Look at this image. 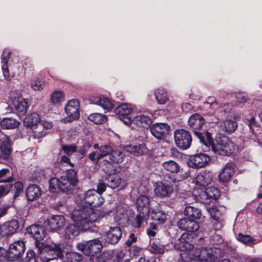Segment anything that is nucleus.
<instances>
[{
  "instance_id": "59",
  "label": "nucleus",
  "mask_w": 262,
  "mask_h": 262,
  "mask_svg": "<svg viewBox=\"0 0 262 262\" xmlns=\"http://www.w3.org/2000/svg\"><path fill=\"white\" fill-rule=\"evenodd\" d=\"M11 53L9 50L5 49L3 51L1 59H2V65H4L5 64H8V61L10 57Z\"/></svg>"
},
{
  "instance_id": "7",
  "label": "nucleus",
  "mask_w": 262,
  "mask_h": 262,
  "mask_svg": "<svg viewBox=\"0 0 262 262\" xmlns=\"http://www.w3.org/2000/svg\"><path fill=\"white\" fill-rule=\"evenodd\" d=\"M205 123V119L198 113L191 115L188 120V125L192 130L194 136L198 139L201 143L204 142L206 132H209L207 130L201 131Z\"/></svg>"
},
{
  "instance_id": "36",
  "label": "nucleus",
  "mask_w": 262,
  "mask_h": 262,
  "mask_svg": "<svg viewBox=\"0 0 262 262\" xmlns=\"http://www.w3.org/2000/svg\"><path fill=\"white\" fill-rule=\"evenodd\" d=\"M137 213L134 220L133 226L136 228H140L144 223L146 225L147 224L150 213L143 211H137Z\"/></svg>"
},
{
  "instance_id": "51",
  "label": "nucleus",
  "mask_w": 262,
  "mask_h": 262,
  "mask_svg": "<svg viewBox=\"0 0 262 262\" xmlns=\"http://www.w3.org/2000/svg\"><path fill=\"white\" fill-rule=\"evenodd\" d=\"M62 150L68 156H71L77 151V146L75 144H61Z\"/></svg>"
},
{
  "instance_id": "19",
  "label": "nucleus",
  "mask_w": 262,
  "mask_h": 262,
  "mask_svg": "<svg viewBox=\"0 0 262 262\" xmlns=\"http://www.w3.org/2000/svg\"><path fill=\"white\" fill-rule=\"evenodd\" d=\"M210 160V157L204 153H199L191 156L187 164L192 168H200L205 167Z\"/></svg>"
},
{
  "instance_id": "14",
  "label": "nucleus",
  "mask_w": 262,
  "mask_h": 262,
  "mask_svg": "<svg viewBox=\"0 0 262 262\" xmlns=\"http://www.w3.org/2000/svg\"><path fill=\"white\" fill-rule=\"evenodd\" d=\"M162 166L167 172L180 176V179L178 181L187 179L190 176V172L189 171H184L181 165L174 160H169L165 161L162 164Z\"/></svg>"
},
{
  "instance_id": "10",
  "label": "nucleus",
  "mask_w": 262,
  "mask_h": 262,
  "mask_svg": "<svg viewBox=\"0 0 262 262\" xmlns=\"http://www.w3.org/2000/svg\"><path fill=\"white\" fill-rule=\"evenodd\" d=\"M77 248L84 254L94 257L97 255V253L101 251L102 246L101 242L99 239H94L78 243L77 245Z\"/></svg>"
},
{
  "instance_id": "29",
  "label": "nucleus",
  "mask_w": 262,
  "mask_h": 262,
  "mask_svg": "<svg viewBox=\"0 0 262 262\" xmlns=\"http://www.w3.org/2000/svg\"><path fill=\"white\" fill-rule=\"evenodd\" d=\"M213 174L207 170L201 171L195 177V183L197 185L206 187L211 183Z\"/></svg>"
},
{
  "instance_id": "17",
  "label": "nucleus",
  "mask_w": 262,
  "mask_h": 262,
  "mask_svg": "<svg viewBox=\"0 0 262 262\" xmlns=\"http://www.w3.org/2000/svg\"><path fill=\"white\" fill-rule=\"evenodd\" d=\"M21 230L18 220L13 219L6 222L0 226V234L3 237H8L19 232Z\"/></svg>"
},
{
  "instance_id": "50",
  "label": "nucleus",
  "mask_w": 262,
  "mask_h": 262,
  "mask_svg": "<svg viewBox=\"0 0 262 262\" xmlns=\"http://www.w3.org/2000/svg\"><path fill=\"white\" fill-rule=\"evenodd\" d=\"M97 104L101 106L107 111H112L114 107V105L111 101L108 98L105 97L100 98L99 100L97 102Z\"/></svg>"
},
{
  "instance_id": "15",
  "label": "nucleus",
  "mask_w": 262,
  "mask_h": 262,
  "mask_svg": "<svg viewBox=\"0 0 262 262\" xmlns=\"http://www.w3.org/2000/svg\"><path fill=\"white\" fill-rule=\"evenodd\" d=\"M66 223L65 217L62 215H52L43 222L46 230L54 232L60 229Z\"/></svg>"
},
{
  "instance_id": "12",
  "label": "nucleus",
  "mask_w": 262,
  "mask_h": 262,
  "mask_svg": "<svg viewBox=\"0 0 262 262\" xmlns=\"http://www.w3.org/2000/svg\"><path fill=\"white\" fill-rule=\"evenodd\" d=\"M79 110L80 102L78 99L69 100L64 107L67 116L62 119L61 122L66 124L78 120L80 117Z\"/></svg>"
},
{
  "instance_id": "61",
  "label": "nucleus",
  "mask_w": 262,
  "mask_h": 262,
  "mask_svg": "<svg viewBox=\"0 0 262 262\" xmlns=\"http://www.w3.org/2000/svg\"><path fill=\"white\" fill-rule=\"evenodd\" d=\"M2 69L4 78L6 80H10L11 79V77L9 74V70L8 64H5L4 65H2Z\"/></svg>"
},
{
  "instance_id": "21",
  "label": "nucleus",
  "mask_w": 262,
  "mask_h": 262,
  "mask_svg": "<svg viewBox=\"0 0 262 262\" xmlns=\"http://www.w3.org/2000/svg\"><path fill=\"white\" fill-rule=\"evenodd\" d=\"M220 196V191L213 186L207 187L205 191H201L199 195L201 201L205 204H209L212 200H218Z\"/></svg>"
},
{
  "instance_id": "5",
  "label": "nucleus",
  "mask_w": 262,
  "mask_h": 262,
  "mask_svg": "<svg viewBox=\"0 0 262 262\" xmlns=\"http://www.w3.org/2000/svg\"><path fill=\"white\" fill-rule=\"evenodd\" d=\"M176 179L169 174L163 176L161 181L156 182L154 185V191L156 196L160 199L171 197L176 189Z\"/></svg>"
},
{
  "instance_id": "28",
  "label": "nucleus",
  "mask_w": 262,
  "mask_h": 262,
  "mask_svg": "<svg viewBox=\"0 0 262 262\" xmlns=\"http://www.w3.org/2000/svg\"><path fill=\"white\" fill-rule=\"evenodd\" d=\"M137 211H143L150 213V198L145 194H141L137 196L136 200Z\"/></svg>"
},
{
  "instance_id": "13",
  "label": "nucleus",
  "mask_w": 262,
  "mask_h": 262,
  "mask_svg": "<svg viewBox=\"0 0 262 262\" xmlns=\"http://www.w3.org/2000/svg\"><path fill=\"white\" fill-rule=\"evenodd\" d=\"M12 143L9 136L0 131V159L6 162H11Z\"/></svg>"
},
{
  "instance_id": "24",
  "label": "nucleus",
  "mask_w": 262,
  "mask_h": 262,
  "mask_svg": "<svg viewBox=\"0 0 262 262\" xmlns=\"http://www.w3.org/2000/svg\"><path fill=\"white\" fill-rule=\"evenodd\" d=\"M12 109L19 116L26 115L30 105V100L28 99L15 98L12 100Z\"/></svg>"
},
{
  "instance_id": "22",
  "label": "nucleus",
  "mask_w": 262,
  "mask_h": 262,
  "mask_svg": "<svg viewBox=\"0 0 262 262\" xmlns=\"http://www.w3.org/2000/svg\"><path fill=\"white\" fill-rule=\"evenodd\" d=\"M212 252H214L213 248L201 247L195 250L193 256L196 261H212L214 260L217 257Z\"/></svg>"
},
{
  "instance_id": "37",
  "label": "nucleus",
  "mask_w": 262,
  "mask_h": 262,
  "mask_svg": "<svg viewBox=\"0 0 262 262\" xmlns=\"http://www.w3.org/2000/svg\"><path fill=\"white\" fill-rule=\"evenodd\" d=\"M99 166L108 175L116 174L117 172V166L111 161L107 159L100 161Z\"/></svg>"
},
{
  "instance_id": "16",
  "label": "nucleus",
  "mask_w": 262,
  "mask_h": 262,
  "mask_svg": "<svg viewBox=\"0 0 262 262\" xmlns=\"http://www.w3.org/2000/svg\"><path fill=\"white\" fill-rule=\"evenodd\" d=\"M26 250V245L24 242L17 241L10 244L8 251L9 253V257L11 259V261H15L19 260L23 257Z\"/></svg>"
},
{
  "instance_id": "63",
  "label": "nucleus",
  "mask_w": 262,
  "mask_h": 262,
  "mask_svg": "<svg viewBox=\"0 0 262 262\" xmlns=\"http://www.w3.org/2000/svg\"><path fill=\"white\" fill-rule=\"evenodd\" d=\"M106 188V185L105 184V183H103V182H100L97 185V190H96V191H97L98 194H99L101 195V194H102L103 192L105 191Z\"/></svg>"
},
{
  "instance_id": "49",
  "label": "nucleus",
  "mask_w": 262,
  "mask_h": 262,
  "mask_svg": "<svg viewBox=\"0 0 262 262\" xmlns=\"http://www.w3.org/2000/svg\"><path fill=\"white\" fill-rule=\"evenodd\" d=\"M224 130L228 134L233 133L237 127V123L233 120H225L224 122Z\"/></svg>"
},
{
  "instance_id": "30",
  "label": "nucleus",
  "mask_w": 262,
  "mask_h": 262,
  "mask_svg": "<svg viewBox=\"0 0 262 262\" xmlns=\"http://www.w3.org/2000/svg\"><path fill=\"white\" fill-rule=\"evenodd\" d=\"M26 196L28 201L33 202L38 200L41 195V189L36 184L29 185L25 191Z\"/></svg>"
},
{
  "instance_id": "6",
  "label": "nucleus",
  "mask_w": 262,
  "mask_h": 262,
  "mask_svg": "<svg viewBox=\"0 0 262 262\" xmlns=\"http://www.w3.org/2000/svg\"><path fill=\"white\" fill-rule=\"evenodd\" d=\"M76 200L79 206L91 207L92 209L100 206L104 202L103 198L95 189H89L77 194Z\"/></svg>"
},
{
  "instance_id": "3",
  "label": "nucleus",
  "mask_w": 262,
  "mask_h": 262,
  "mask_svg": "<svg viewBox=\"0 0 262 262\" xmlns=\"http://www.w3.org/2000/svg\"><path fill=\"white\" fill-rule=\"evenodd\" d=\"M46 228L43 226L38 224H32L26 228L27 233L30 235V237H32L34 241V245L35 248H38L41 257L45 259L44 255L48 252L47 250L52 252L54 249H59V250H64L60 244H57L53 243L52 244H46L43 241L46 237ZM48 256H49L47 254Z\"/></svg>"
},
{
  "instance_id": "20",
  "label": "nucleus",
  "mask_w": 262,
  "mask_h": 262,
  "mask_svg": "<svg viewBox=\"0 0 262 262\" xmlns=\"http://www.w3.org/2000/svg\"><path fill=\"white\" fill-rule=\"evenodd\" d=\"M170 126L166 123H156L150 127L152 135L158 140L164 139L170 132Z\"/></svg>"
},
{
  "instance_id": "31",
  "label": "nucleus",
  "mask_w": 262,
  "mask_h": 262,
  "mask_svg": "<svg viewBox=\"0 0 262 262\" xmlns=\"http://www.w3.org/2000/svg\"><path fill=\"white\" fill-rule=\"evenodd\" d=\"M235 169L233 163H228L222 168L218 176L220 181L223 183L227 182L234 174Z\"/></svg>"
},
{
  "instance_id": "23",
  "label": "nucleus",
  "mask_w": 262,
  "mask_h": 262,
  "mask_svg": "<svg viewBox=\"0 0 262 262\" xmlns=\"http://www.w3.org/2000/svg\"><path fill=\"white\" fill-rule=\"evenodd\" d=\"M193 235L191 233H183L174 245V248L181 251L188 252L193 248V244L191 243Z\"/></svg>"
},
{
  "instance_id": "1",
  "label": "nucleus",
  "mask_w": 262,
  "mask_h": 262,
  "mask_svg": "<svg viewBox=\"0 0 262 262\" xmlns=\"http://www.w3.org/2000/svg\"><path fill=\"white\" fill-rule=\"evenodd\" d=\"M77 173L78 171L71 168L67 170L65 175L59 179L51 178L49 180V191L52 193L60 191L67 194H72L78 184Z\"/></svg>"
},
{
  "instance_id": "41",
  "label": "nucleus",
  "mask_w": 262,
  "mask_h": 262,
  "mask_svg": "<svg viewBox=\"0 0 262 262\" xmlns=\"http://www.w3.org/2000/svg\"><path fill=\"white\" fill-rule=\"evenodd\" d=\"M107 181V186L112 189L118 188L120 186L122 179L118 175L108 174L106 178Z\"/></svg>"
},
{
  "instance_id": "56",
  "label": "nucleus",
  "mask_w": 262,
  "mask_h": 262,
  "mask_svg": "<svg viewBox=\"0 0 262 262\" xmlns=\"http://www.w3.org/2000/svg\"><path fill=\"white\" fill-rule=\"evenodd\" d=\"M210 242L213 245H219L223 242V239L220 235L215 234L210 237Z\"/></svg>"
},
{
  "instance_id": "39",
  "label": "nucleus",
  "mask_w": 262,
  "mask_h": 262,
  "mask_svg": "<svg viewBox=\"0 0 262 262\" xmlns=\"http://www.w3.org/2000/svg\"><path fill=\"white\" fill-rule=\"evenodd\" d=\"M184 213L186 217L194 221L200 219L202 215V211L200 209L191 206H186Z\"/></svg>"
},
{
  "instance_id": "43",
  "label": "nucleus",
  "mask_w": 262,
  "mask_h": 262,
  "mask_svg": "<svg viewBox=\"0 0 262 262\" xmlns=\"http://www.w3.org/2000/svg\"><path fill=\"white\" fill-rule=\"evenodd\" d=\"M155 96L157 103L159 104H164L168 100L167 93L164 89H158L155 92Z\"/></svg>"
},
{
  "instance_id": "25",
  "label": "nucleus",
  "mask_w": 262,
  "mask_h": 262,
  "mask_svg": "<svg viewBox=\"0 0 262 262\" xmlns=\"http://www.w3.org/2000/svg\"><path fill=\"white\" fill-rule=\"evenodd\" d=\"M177 225L180 230L187 232L194 233L199 229V225L196 221L187 217L178 221Z\"/></svg>"
},
{
  "instance_id": "55",
  "label": "nucleus",
  "mask_w": 262,
  "mask_h": 262,
  "mask_svg": "<svg viewBox=\"0 0 262 262\" xmlns=\"http://www.w3.org/2000/svg\"><path fill=\"white\" fill-rule=\"evenodd\" d=\"M149 251L155 254H162L164 253V249L163 248L153 243L150 247Z\"/></svg>"
},
{
  "instance_id": "11",
  "label": "nucleus",
  "mask_w": 262,
  "mask_h": 262,
  "mask_svg": "<svg viewBox=\"0 0 262 262\" xmlns=\"http://www.w3.org/2000/svg\"><path fill=\"white\" fill-rule=\"evenodd\" d=\"M24 185L21 181H17L8 182L0 185V197L7 195L10 192L13 193V201L16 200L24 193Z\"/></svg>"
},
{
  "instance_id": "47",
  "label": "nucleus",
  "mask_w": 262,
  "mask_h": 262,
  "mask_svg": "<svg viewBox=\"0 0 262 262\" xmlns=\"http://www.w3.org/2000/svg\"><path fill=\"white\" fill-rule=\"evenodd\" d=\"M91 146L92 145L89 142H85L83 143L82 145L79 147L78 150L77 149L76 152L77 153V157L79 160L82 159L85 156Z\"/></svg>"
},
{
  "instance_id": "32",
  "label": "nucleus",
  "mask_w": 262,
  "mask_h": 262,
  "mask_svg": "<svg viewBox=\"0 0 262 262\" xmlns=\"http://www.w3.org/2000/svg\"><path fill=\"white\" fill-rule=\"evenodd\" d=\"M81 227L76 223L69 224L64 229L65 238L68 239H73L80 233Z\"/></svg>"
},
{
  "instance_id": "34",
  "label": "nucleus",
  "mask_w": 262,
  "mask_h": 262,
  "mask_svg": "<svg viewBox=\"0 0 262 262\" xmlns=\"http://www.w3.org/2000/svg\"><path fill=\"white\" fill-rule=\"evenodd\" d=\"M132 122L138 127L148 128L151 126L152 120L148 116L140 115L134 117Z\"/></svg>"
},
{
  "instance_id": "9",
  "label": "nucleus",
  "mask_w": 262,
  "mask_h": 262,
  "mask_svg": "<svg viewBox=\"0 0 262 262\" xmlns=\"http://www.w3.org/2000/svg\"><path fill=\"white\" fill-rule=\"evenodd\" d=\"M173 136L175 144L180 149L184 150L190 147L192 137L189 131L184 128L177 129Z\"/></svg>"
},
{
  "instance_id": "53",
  "label": "nucleus",
  "mask_w": 262,
  "mask_h": 262,
  "mask_svg": "<svg viewBox=\"0 0 262 262\" xmlns=\"http://www.w3.org/2000/svg\"><path fill=\"white\" fill-rule=\"evenodd\" d=\"M64 97L63 93L61 91H55L51 95V99L52 102L55 104L61 102Z\"/></svg>"
},
{
  "instance_id": "44",
  "label": "nucleus",
  "mask_w": 262,
  "mask_h": 262,
  "mask_svg": "<svg viewBox=\"0 0 262 262\" xmlns=\"http://www.w3.org/2000/svg\"><path fill=\"white\" fill-rule=\"evenodd\" d=\"M10 173V171L8 168H3L0 170V183L5 184L8 182H13L15 178L12 173L10 176H9Z\"/></svg>"
},
{
  "instance_id": "40",
  "label": "nucleus",
  "mask_w": 262,
  "mask_h": 262,
  "mask_svg": "<svg viewBox=\"0 0 262 262\" xmlns=\"http://www.w3.org/2000/svg\"><path fill=\"white\" fill-rule=\"evenodd\" d=\"M126 157V155L125 151L113 149L109 159L115 164H120L125 161Z\"/></svg>"
},
{
  "instance_id": "42",
  "label": "nucleus",
  "mask_w": 262,
  "mask_h": 262,
  "mask_svg": "<svg viewBox=\"0 0 262 262\" xmlns=\"http://www.w3.org/2000/svg\"><path fill=\"white\" fill-rule=\"evenodd\" d=\"M88 119L90 121L93 122L96 124H102L105 123L108 118L106 115L100 113H92L90 114Z\"/></svg>"
},
{
  "instance_id": "4",
  "label": "nucleus",
  "mask_w": 262,
  "mask_h": 262,
  "mask_svg": "<svg viewBox=\"0 0 262 262\" xmlns=\"http://www.w3.org/2000/svg\"><path fill=\"white\" fill-rule=\"evenodd\" d=\"M79 207V209L72 212V219L75 223L79 225L81 230L88 231L91 228L93 223L102 216V213L97 210L92 209L91 207Z\"/></svg>"
},
{
  "instance_id": "18",
  "label": "nucleus",
  "mask_w": 262,
  "mask_h": 262,
  "mask_svg": "<svg viewBox=\"0 0 262 262\" xmlns=\"http://www.w3.org/2000/svg\"><path fill=\"white\" fill-rule=\"evenodd\" d=\"M114 113L118 116V118L127 125L132 123V113L133 108L130 105L122 103L114 109Z\"/></svg>"
},
{
  "instance_id": "60",
  "label": "nucleus",
  "mask_w": 262,
  "mask_h": 262,
  "mask_svg": "<svg viewBox=\"0 0 262 262\" xmlns=\"http://www.w3.org/2000/svg\"><path fill=\"white\" fill-rule=\"evenodd\" d=\"M89 159L93 163L96 164L99 163L100 161V158H98V154L97 151H92L89 154Z\"/></svg>"
},
{
  "instance_id": "52",
  "label": "nucleus",
  "mask_w": 262,
  "mask_h": 262,
  "mask_svg": "<svg viewBox=\"0 0 262 262\" xmlns=\"http://www.w3.org/2000/svg\"><path fill=\"white\" fill-rule=\"evenodd\" d=\"M246 123L248 124L250 132L253 135H256L255 130L256 128H258L259 127V124L255 120L254 117H252L250 119H247Z\"/></svg>"
},
{
  "instance_id": "48",
  "label": "nucleus",
  "mask_w": 262,
  "mask_h": 262,
  "mask_svg": "<svg viewBox=\"0 0 262 262\" xmlns=\"http://www.w3.org/2000/svg\"><path fill=\"white\" fill-rule=\"evenodd\" d=\"M113 149V148L110 145H100L99 151L98 152V158H100L101 160L107 156L110 157L112 152Z\"/></svg>"
},
{
  "instance_id": "26",
  "label": "nucleus",
  "mask_w": 262,
  "mask_h": 262,
  "mask_svg": "<svg viewBox=\"0 0 262 262\" xmlns=\"http://www.w3.org/2000/svg\"><path fill=\"white\" fill-rule=\"evenodd\" d=\"M211 217V223L215 230H220L224 226V220L222 217V212L217 206H213L208 209Z\"/></svg>"
},
{
  "instance_id": "62",
  "label": "nucleus",
  "mask_w": 262,
  "mask_h": 262,
  "mask_svg": "<svg viewBox=\"0 0 262 262\" xmlns=\"http://www.w3.org/2000/svg\"><path fill=\"white\" fill-rule=\"evenodd\" d=\"M24 68L25 72H32L34 71V66L32 61L28 59L25 60Z\"/></svg>"
},
{
  "instance_id": "64",
  "label": "nucleus",
  "mask_w": 262,
  "mask_h": 262,
  "mask_svg": "<svg viewBox=\"0 0 262 262\" xmlns=\"http://www.w3.org/2000/svg\"><path fill=\"white\" fill-rule=\"evenodd\" d=\"M137 241V237L133 233L130 234L128 239L125 242V244L128 247H130L133 243Z\"/></svg>"
},
{
  "instance_id": "35",
  "label": "nucleus",
  "mask_w": 262,
  "mask_h": 262,
  "mask_svg": "<svg viewBox=\"0 0 262 262\" xmlns=\"http://www.w3.org/2000/svg\"><path fill=\"white\" fill-rule=\"evenodd\" d=\"M151 219L159 225L165 223L168 214L161 209H152L150 211Z\"/></svg>"
},
{
  "instance_id": "46",
  "label": "nucleus",
  "mask_w": 262,
  "mask_h": 262,
  "mask_svg": "<svg viewBox=\"0 0 262 262\" xmlns=\"http://www.w3.org/2000/svg\"><path fill=\"white\" fill-rule=\"evenodd\" d=\"M237 239L241 243L251 246L255 244V239L249 235L243 234L242 233H238Z\"/></svg>"
},
{
  "instance_id": "58",
  "label": "nucleus",
  "mask_w": 262,
  "mask_h": 262,
  "mask_svg": "<svg viewBox=\"0 0 262 262\" xmlns=\"http://www.w3.org/2000/svg\"><path fill=\"white\" fill-rule=\"evenodd\" d=\"M43 82L39 80H35L31 82V87L34 91H41L43 89Z\"/></svg>"
},
{
  "instance_id": "38",
  "label": "nucleus",
  "mask_w": 262,
  "mask_h": 262,
  "mask_svg": "<svg viewBox=\"0 0 262 262\" xmlns=\"http://www.w3.org/2000/svg\"><path fill=\"white\" fill-rule=\"evenodd\" d=\"M20 122L16 119L11 117L3 118L0 121V125L4 129H12L19 126Z\"/></svg>"
},
{
  "instance_id": "2",
  "label": "nucleus",
  "mask_w": 262,
  "mask_h": 262,
  "mask_svg": "<svg viewBox=\"0 0 262 262\" xmlns=\"http://www.w3.org/2000/svg\"><path fill=\"white\" fill-rule=\"evenodd\" d=\"M202 145L211 147L213 152L224 156H229L234 151V144L230 138L224 134H217L214 139L212 137V134L206 132L204 142Z\"/></svg>"
},
{
  "instance_id": "33",
  "label": "nucleus",
  "mask_w": 262,
  "mask_h": 262,
  "mask_svg": "<svg viewBox=\"0 0 262 262\" xmlns=\"http://www.w3.org/2000/svg\"><path fill=\"white\" fill-rule=\"evenodd\" d=\"M40 117L38 114L36 113H32L27 115L24 119V125L31 129L36 128L38 124L40 122Z\"/></svg>"
},
{
  "instance_id": "57",
  "label": "nucleus",
  "mask_w": 262,
  "mask_h": 262,
  "mask_svg": "<svg viewBox=\"0 0 262 262\" xmlns=\"http://www.w3.org/2000/svg\"><path fill=\"white\" fill-rule=\"evenodd\" d=\"M192 258L188 252H184L180 253L178 262H190Z\"/></svg>"
},
{
  "instance_id": "54",
  "label": "nucleus",
  "mask_w": 262,
  "mask_h": 262,
  "mask_svg": "<svg viewBox=\"0 0 262 262\" xmlns=\"http://www.w3.org/2000/svg\"><path fill=\"white\" fill-rule=\"evenodd\" d=\"M9 255L8 249L6 250L3 247H0V262H12Z\"/></svg>"
},
{
  "instance_id": "8",
  "label": "nucleus",
  "mask_w": 262,
  "mask_h": 262,
  "mask_svg": "<svg viewBox=\"0 0 262 262\" xmlns=\"http://www.w3.org/2000/svg\"><path fill=\"white\" fill-rule=\"evenodd\" d=\"M37 249V253L31 249H29L27 251L26 256L25 257V262H38V259L42 262H49L52 260L62 258L63 257L64 250H59V249H54L52 252L47 250V254L50 256H45V259L41 257L38 248ZM44 255H48L45 254Z\"/></svg>"
},
{
  "instance_id": "27",
  "label": "nucleus",
  "mask_w": 262,
  "mask_h": 262,
  "mask_svg": "<svg viewBox=\"0 0 262 262\" xmlns=\"http://www.w3.org/2000/svg\"><path fill=\"white\" fill-rule=\"evenodd\" d=\"M122 235V230L119 227H109V230L104 237L106 242L112 245L117 244Z\"/></svg>"
},
{
  "instance_id": "45",
  "label": "nucleus",
  "mask_w": 262,
  "mask_h": 262,
  "mask_svg": "<svg viewBox=\"0 0 262 262\" xmlns=\"http://www.w3.org/2000/svg\"><path fill=\"white\" fill-rule=\"evenodd\" d=\"M83 255L76 252H70L66 253V259L69 262H81L83 260Z\"/></svg>"
}]
</instances>
